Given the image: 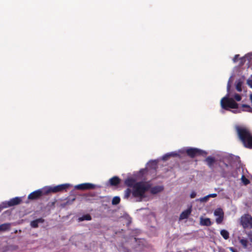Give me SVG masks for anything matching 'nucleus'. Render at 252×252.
I'll use <instances>...</instances> for the list:
<instances>
[{
  "label": "nucleus",
  "mask_w": 252,
  "mask_h": 252,
  "mask_svg": "<svg viewBox=\"0 0 252 252\" xmlns=\"http://www.w3.org/2000/svg\"><path fill=\"white\" fill-rule=\"evenodd\" d=\"M150 188V182H136L132 189V196L134 198H139L141 201L145 197V192L149 190Z\"/></svg>",
  "instance_id": "nucleus-2"
},
{
  "label": "nucleus",
  "mask_w": 252,
  "mask_h": 252,
  "mask_svg": "<svg viewBox=\"0 0 252 252\" xmlns=\"http://www.w3.org/2000/svg\"><path fill=\"white\" fill-rule=\"evenodd\" d=\"M234 98L237 101H240L241 99H242V97L241 96L238 94H235L234 95Z\"/></svg>",
  "instance_id": "nucleus-29"
},
{
  "label": "nucleus",
  "mask_w": 252,
  "mask_h": 252,
  "mask_svg": "<svg viewBox=\"0 0 252 252\" xmlns=\"http://www.w3.org/2000/svg\"><path fill=\"white\" fill-rule=\"evenodd\" d=\"M214 215L216 216H224L223 210L221 208H218L214 211Z\"/></svg>",
  "instance_id": "nucleus-19"
},
{
  "label": "nucleus",
  "mask_w": 252,
  "mask_h": 252,
  "mask_svg": "<svg viewBox=\"0 0 252 252\" xmlns=\"http://www.w3.org/2000/svg\"><path fill=\"white\" fill-rule=\"evenodd\" d=\"M46 194L45 191L43 192L41 189L36 190L28 195V199L30 200H35L39 199L42 195Z\"/></svg>",
  "instance_id": "nucleus-9"
},
{
  "label": "nucleus",
  "mask_w": 252,
  "mask_h": 252,
  "mask_svg": "<svg viewBox=\"0 0 252 252\" xmlns=\"http://www.w3.org/2000/svg\"><path fill=\"white\" fill-rule=\"evenodd\" d=\"M220 234L222 236V237L225 240H227L229 238V233L226 230L223 229L221 230Z\"/></svg>",
  "instance_id": "nucleus-21"
},
{
  "label": "nucleus",
  "mask_w": 252,
  "mask_h": 252,
  "mask_svg": "<svg viewBox=\"0 0 252 252\" xmlns=\"http://www.w3.org/2000/svg\"><path fill=\"white\" fill-rule=\"evenodd\" d=\"M132 189L131 190L129 188L126 189L124 191V198L127 199L132 194Z\"/></svg>",
  "instance_id": "nucleus-18"
},
{
  "label": "nucleus",
  "mask_w": 252,
  "mask_h": 252,
  "mask_svg": "<svg viewBox=\"0 0 252 252\" xmlns=\"http://www.w3.org/2000/svg\"><path fill=\"white\" fill-rule=\"evenodd\" d=\"M120 202V198L118 196H115L112 201V203L113 205H117Z\"/></svg>",
  "instance_id": "nucleus-24"
},
{
  "label": "nucleus",
  "mask_w": 252,
  "mask_h": 252,
  "mask_svg": "<svg viewBox=\"0 0 252 252\" xmlns=\"http://www.w3.org/2000/svg\"><path fill=\"white\" fill-rule=\"evenodd\" d=\"M22 201V197H16L13 198L8 201L2 202L0 205V208L2 209L17 205L20 204Z\"/></svg>",
  "instance_id": "nucleus-6"
},
{
  "label": "nucleus",
  "mask_w": 252,
  "mask_h": 252,
  "mask_svg": "<svg viewBox=\"0 0 252 252\" xmlns=\"http://www.w3.org/2000/svg\"><path fill=\"white\" fill-rule=\"evenodd\" d=\"M96 186L94 184L89 183H83L77 185L75 186V189L78 190H87L95 189Z\"/></svg>",
  "instance_id": "nucleus-8"
},
{
  "label": "nucleus",
  "mask_w": 252,
  "mask_h": 252,
  "mask_svg": "<svg viewBox=\"0 0 252 252\" xmlns=\"http://www.w3.org/2000/svg\"><path fill=\"white\" fill-rule=\"evenodd\" d=\"M164 189L162 186H157L154 187H152V184H151V188L150 189V192L152 194H156L158 193L161 192Z\"/></svg>",
  "instance_id": "nucleus-10"
},
{
  "label": "nucleus",
  "mask_w": 252,
  "mask_h": 252,
  "mask_svg": "<svg viewBox=\"0 0 252 252\" xmlns=\"http://www.w3.org/2000/svg\"><path fill=\"white\" fill-rule=\"evenodd\" d=\"M186 153L191 158H194L196 156H200L205 157L207 155V153L206 151L195 148L187 149Z\"/></svg>",
  "instance_id": "nucleus-5"
},
{
  "label": "nucleus",
  "mask_w": 252,
  "mask_h": 252,
  "mask_svg": "<svg viewBox=\"0 0 252 252\" xmlns=\"http://www.w3.org/2000/svg\"><path fill=\"white\" fill-rule=\"evenodd\" d=\"M208 198H209V197H207V196H206L204 197L203 198V200H204V201H206V200L208 199Z\"/></svg>",
  "instance_id": "nucleus-36"
},
{
  "label": "nucleus",
  "mask_w": 252,
  "mask_h": 252,
  "mask_svg": "<svg viewBox=\"0 0 252 252\" xmlns=\"http://www.w3.org/2000/svg\"><path fill=\"white\" fill-rule=\"evenodd\" d=\"M240 242L244 248H247L248 247V241L245 239H242L240 240Z\"/></svg>",
  "instance_id": "nucleus-26"
},
{
  "label": "nucleus",
  "mask_w": 252,
  "mask_h": 252,
  "mask_svg": "<svg viewBox=\"0 0 252 252\" xmlns=\"http://www.w3.org/2000/svg\"><path fill=\"white\" fill-rule=\"evenodd\" d=\"M242 107L243 108H247V109L245 110L246 111L252 113V108L249 105L243 104L242 105Z\"/></svg>",
  "instance_id": "nucleus-27"
},
{
  "label": "nucleus",
  "mask_w": 252,
  "mask_h": 252,
  "mask_svg": "<svg viewBox=\"0 0 252 252\" xmlns=\"http://www.w3.org/2000/svg\"><path fill=\"white\" fill-rule=\"evenodd\" d=\"M239 57V55H236L234 57V59H233V61L234 62H236L237 60V58L238 57Z\"/></svg>",
  "instance_id": "nucleus-34"
},
{
  "label": "nucleus",
  "mask_w": 252,
  "mask_h": 252,
  "mask_svg": "<svg viewBox=\"0 0 252 252\" xmlns=\"http://www.w3.org/2000/svg\"><path fill=\"white\" fill-rule=\"evenodd\" d=\"M230 83L229 82L227 84V92L229 93V92L230 91Z\"/></svg>",
  "instance_id": "nucleus-32"
},
{
  "label": "nucleus",
  "mask_w": 252,
  "mask_h": 252,
  "mask_svg": "<svg viewBox=\"0 0 252 252\" xmlns=\"http://www.w3.org/2000/svg\"><path fill=\"white\" fill-rule=\"evenodd\" d=\"M191 212V208L190 207L188 209L184 211L180 216V220H184L187 219Z\"/></svg>",
  "instance_id": "nucleus-11"
},
{
  "label": "nucleus",
  "mask_w": 252,
  "mask_h": 252,
  "mask_svg": "<svg viewBox=\"0 0 252 252\" xmlns=\"http://www.w3.org/2000/svg\"><path fill=\"white\" fill-rule=\"evenodd\" d=\"M236 131L238 138L243 146L248 149H252V134L250 130L245 127L237 126Z\"/></svg>",
  "instance_id": "nucleus-1"
},
{
  "label": "nucleus",
  "mask_w": 252,
  "mask_h": 252,
  "mask_svg": "<svg viewBox=\"0 0 252 252\" xmlns=\"http://www.w3.org/2000/svg\"><path fill=\"white\" fill-rule=\"evenodd\" d=\"M200 223L201 225L207 226H209L212 225L211 220L209 218H201L200 220Z\"/></svg>",
  "instance_id": "nucleus-16"
},
{
  "label": "nucleus",
  "mask_w": 252,
  "mask_h": 252,
  "mask_svg": "<svg viewBox=\"0 0 252 252\" xmlns=\"http://www.w3.org/2000/svg\"><path fill=\"white\" fill-rule=\"evenodd\" d=\"M71 187V185L69 184H64L59 185L54 187H50L48 188L47 189H45V193L47 194L51 192L53 193H57L58 192H61L63 190H66L69 187Z\"/></svg>",
  "instance_id": "nucleus-4"
},
{
  "label": "nucleus",
  "mask_w": 252,
  "mask_h": 252,
  "mask_svg": "<svg viewBox=\"0 0 252 252\" xmlns=\"http://www.w3.org/2000/svg\"><path fill=\"white\" fill-rule=\"evenodd\" d=\"M44 220L42 218H39L31 222V226L33 228H37L38 226V223H43Z\"/></svg>",
  "instance_id": "nucleus-14"
},
{
  "label": "nucleus",
  "mask_w": 252,
  "mask_h": 252,
  "mask_svg": "<svg viewBox=\"0 0 252 252\" xmlns=\"http://www.w3.org/2000/svg\"><path fill=\"white\" fill-rule=\"evenodd\" d=\"M136 183L135 180L132 178H128L125 181V185L128 187H131L132 189Z\"/></svg>",
  "instance_id": "nucleus-13"
},
{
  "label": "nucleus",
  "mask_w": 252,
  "mask_h": 252,
  "mask_svg": "<svg viewBox=\"0 0 252 252\" xmlns=\"http://www.w3.org/2000/svg\"><path fill=\"white\" fill-rule=\"evenodd\" d=\"M121 182V180L117 176H114L109 179V182L111 186H118Z\"/></svg>",
  "instance_id": "nucleus-12"
},
{
  "label": "nucleus",
  "mask_w": 252,
  "mask_h": 252,
  "mask_svg": "<svg viewBox=\"0 0 252 252\" xmlns=\"http://www.w3.org/2000/svg\"><path fill=\"white\" fill-rule=\"evenodd\" d=\"M195 196H196V193H195V192H192V193L190 194V197H191V198H194V197H195Z\"/></svg>",
  "instance_id": "nucleus-33"
},
{
  "label": "nucleus",
  "mask_w": 252,
  "mask_h": 252,
  "mask_svg": "<svg viewBox=\"0 0 252 252\" xmlns=\"http://www.w3.org/2000/svg\"><path fill=\"white\" fill-rule=\"evenodd\" d=\"M229 94L228 93L226 96L221 98L220 105L221 107L225 110H228L229 108L237 109L238 104L233 98L229 97Z\"/></svg>",
  "instance_id": "nucleus-3"
},
{
  "label": "nucleus",
  "mask_w": 252,
  "mask_h": 252,
  "mask_svg": "<svg viewBox=\"0 0 252 252\" xmlns=\"http://www.w3.org/2000/svg\"><path fill=\"white\" fill-rule=\"evenodd\" d=\"M241 181L244 185H248L250 183V181L244 175H243L241 177Z\"/></svg>",
  "instance_id": "nucleus-23"
},
{
  "label": "nucleus",
  "mask_w": 252,
  "mask_h": 252,
  "mask_svg": "<svg viewBox=\"0 0 252 252\" xmlns=\"http://www.w3.org/2000/svg\"><path fill=\"white\" fill-rule=\"evenodd\" d=\"M241 223L244 228H252V217L245 214L241 217Z\"/></svg>",
  "instance_id": "nucleus-7"
},
{
  "label": "nucleus",
  "mask_w": 252,
  "mask_h": 252,
  "mask_svg": "<svg viewBox=\"0 0 252 252\" xmlns=\"http://www.w3.org/2000/svg\"><path fill=\"white\" fill-rule=\"evenodd\" d=\"M223 216H219L216 218V221L218 224H220L222 222L223 219Z\"/></svg>",
  "instance_id": "nucleus-28"
},
{
  "label": "nucleus",
  "mask_w": 252,
  "mask_h": 252,
  "mask_svg": "<svg viewBox=\"0 0 252 252\" xmlns=\"http://www.w3.org/2000/svg\"><path fill=\"white\" fill-rule=\"evenodd\" d=\"M177 155V154L174 153L166 154V155L163 156L162 159L163 160H166L169 157L176 156Z\"/></svg>",
  "instance_id": "nucleus-22"
},
{
  "label": "nucleus",
  "mask_w": 252,
  "mask_h": 252,
  "mask_svg": "<svg viewBox=\"0 0 252 252\" xmlns=\"http://www.w3.org/2000/svg\"><path fill=\"white\" fill-rule=\"evenodd\" d=\"M215 158L214 157L209 156L205 159V161L207 162L208 166L210 168H212L214 163L215 162Z\"/></svg>",
  "instance_id": "nucleus-15"
},
{
  "label": "nucleus",
  "mask_w": 252,
  "mask_h": 252,
  "mask_svg": "<svg viewBox=\"0 0 252 252\" xmlns=\"http://www.w3.org/2000/svg\"><path fill=\"white\" fill-rule=\"evenodd\" d=\"M73 201V200H75V198H73V199H72V201Z\"/></svg>",
  "instance_id": "nucleus-39"
},
{
  "label": "nucleus",
  "mask_w": 252,
  "mask_h": 252,
  "mask_svg": "<svg viewBox=\"0 0 252 252\" xmlns=\"http://www.w3.org/2000/svg\"><path fill=\"white\" fill-rule=\"evenodd\" d=\"M250 241L252 242V232H250L248 235Z\"/></svg>",
  "instance_id": "nucleus-31"
},
{
  "label": "nucleus",
  "mask_w": 252,
  "mask_h": 252,
  "mask_svg": "<svg viewBox=\"0 0 252 252\" xmlns=\"http://www.w3.org/2000/svg\"><path fill=\"white\" fill-rule=\"evenodd\" d=\"M217 194L216 193H212V194H209L208 195H207V197H215L217 196Z\"/></svg>",
  "instance_id": "nucleus-30"
},
{
  "label": "nucleus",
  "mask_w": 252,
  "mask_h": 252,
  "mask_svg": "<svg viewBox=\"0 0 252 252\" xmlns=\"http://www.w3.org/2000/svg\"><path fill=\"white\" fill-rule=\"evenodd\" d=\"M229 249L231 252H237V251L235 249H234L233 248L231 247V248H230Z\"/></svg>",
  "instance_id": "nucleus-35"
},
{
  "label": "nucleus",
  "mask_w": 252,
  "mask_h": 252,
  "mask_svg": "<svg viewBox=\"0 0 252 252\" xmlns=\"http://www.w3.org/2000/svg\"><path fill=\"white\" fill-rule=\"evenodd\" d=\"M10 224L9 223H3L0 225V231H5L10 230Z\"/></svg>",
  "instance_id": "nucleus-17"
},
{
  "label": "nucleus",
  "mask_w": 252,
  "mask_h": 252,
  "mask_svg": "<svg viewBox=\"0 0 252 252\" xmlns=\"http://www.w3.org/2000/svg\"><path fill=\"white\" fill-rule=\"evenodd\" d=\"M92 220V217L91 216V215L90 214L84 215L82 217H80L79 218V221H83L85 220Z\"/></svg>",
  "instance_id": "nucleus-20"
},
{
  "label": "nucleus",
  "mask_w": 252,
  "mask_h": 252,
  "mask_svg": "<svg viewBox=\"0 0 252 252\" xmlns=\"http://www.w3.org/2000/svg\"><path fill=\"white\" fill-rule=\"evenodd\" d=\"M250 98L251 101H252V94H250Z\"/></svg>",
  "instance_id": "nucleus-38"
},
{
  "label": "nucleus",
  "mask_w": 252,
  "mask_h": 252,
  "mask_svg": "<svg viewBox=\"0 0 252 252\" xmlns=\"http://www.w3.org/2000/svg\"><path fill=\"white\" fill-rule=\"evenodd\" d=\"M249 85L251 86V87L252 88V80L250 81L249 83Z\"/></svg>",
  "instance_id": "nucleus-37"
},
{
  "label": "nucleus",
  "mask_w": 252,
  "mask_h": 252,
  "mask_svg": "<svg viewBox=\"0 0 252 252\" xmlns=\"http://www.w3.org/2000/svg\"><path fill=\"white\" fill-rule=\"evenodd\" d=\"M242 82L240 81H239L238 82H237L236 85V89L237 90V91L240 92H242Z\"/></svg>",
  "instance_id": "nucleus-25"
}]
</instances>
